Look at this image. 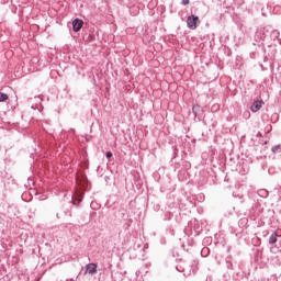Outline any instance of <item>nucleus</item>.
Listing matches in <instances>:
<instances>
[{
    "instance_id": "obj_4",
    "label": "nucleus",
    "mask_w": 281,
    "mask_h": 281,
    "mask_svg": "<svg viewBox=\"0 0 281 281\" xmlns=\"http://www.w3.org/2000/svg\"><path fill=\"white\" fill-rule=\"evenodd\" d=\"M259 109H262V101H255L250 106V110L252 111V113H258Z\"/></svg>"
},
{
    "instance_id": "obj_6",
    "label": "nucleus",
    "mask_w": 281,
    "mask_h": 281,
    "mask_svg": "<svg viewBox=\"0 0 281 281\" xmlns=\"http://www.w3.org/2000/svg\"><path fill=\"white\" fill-rule=\"evenodd\" d=\"M272 153H281V145H276L271 148Z\"/></svg>"
},
{
    "instance_id": "obj_8",
    "label": "nucleus",
    "mask_w": 281,
    "mask_h": 281,
    "mask_svg": "<svg viewBox=\"0 0 281 281\" xmlns=\"http://www.w3.org/2000/svg\"><path fill=\"white\" fill-rule=\"evenodd\" d=\"M105 157L106 159H111V157H113V153L106 151Z\"/></svg>"
},
{
    "instance_id": "obj_7",
    "label": "nucleus",
    "mask_w": 281,
    "mask_h": 281,
    "mask_svg": "<svg viewBox=\"0 0 281 281\" xmlns=\"http://www.w3.org/2000/svg\"><path fill=\"white\" fill-rule=\"evenodd\" d=\"M5 100H8V94L0 92V102H5Z\"/></svg>"
},
{
    "instance_id": "obj_9",
    "label": "nucleus",
    "mask_w": 281,
    "mask_h": 281,
    "mask_svg": "<svg viewBox=\"0 0 281 281\" xmlns=\"http://www.w3.org/2000/svg\"><path fill=\"white\" fill-rule=\"evenodd\" d=\"M190 3V0H182V5H188Z\"/></svg>"
},
{
    "instance_id": "obj_5",
    "label": "nucleus",
    "mask_w": 281,
    "mask_h": 281,
    "mask_svg": "<svg viewBox=\"0 0 281 281\" xmlns=\"http://www.w3.org/2000/svg\"><path fill=\"white\" fill-rule=\"evenodd\" d=\"M276 243H278V235L277 234L270 235L269 245H276Z\"/></svg>"
},
{
    "instance_id": "obj_2",
    "label": "nucleus",
    "mask_w": 281,
    "mask_h": 281,
    "mask_svg": "<svg viewBox=\"0 0 281 281\" xmlns=\"http://www.w3.org/2000/svg\"><path fill=\"white\" fill-rule=\"evenodd\" d=\"M82 25H85V21H82L80 19H75L72 21V30H74V32H80V30H82Z\"/></svg>"
},
{
    "instance_id": "obj_1",
    "label": "nucleus",
    "mask_w": 281,
    "mask_h": 281,
    "mask_svg": "<svg viewBox=\"0 0 281 281\" xmlns=\"http://www.w3.org/2000/svg\"><path fill=\"white\" fill-rule=\"evenodd\" d=\"M199 21V16L196 15H190L187 19V25L189 30H196V22Z\"/></svg>"
},
{
    "instance_id": "obj_3",
    "label": "nucleus",
    "mask_w": 281,
    "mask_h": 281,
    "mask_svg": "<svg viewBox=\"0 0 281 281\" xmlns=\"http://www.w3.org/2000/svg\"><path fill=\"white\" fill-rule=\"evenodd\" d=\"M86 271L90 276H95V273H98V265H95V263H88L86 266Z\"/></svg>"
}]
</instances>
